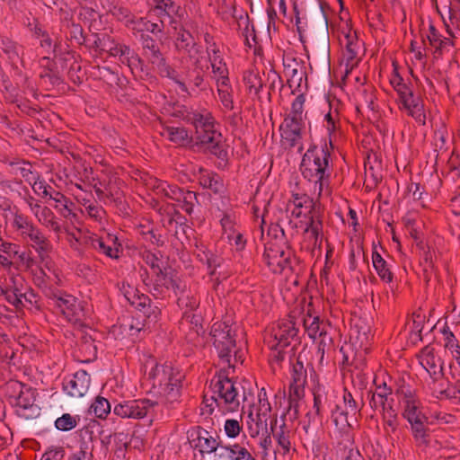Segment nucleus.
I'll return each mask as SVG.
<instances>
[{"instance_id":"f257e3e1","label":"nucleus","mask_w":460,"mask_h":460,"mask_svg":"<svg viewBox=\"0 0 460 460\" xmlns=\"http://www.w3.org/2000/svg\"><path fill=\"white\" fill-rule=\"evenodd\" d=\"M331 163V153L327 144L324 143L320 149L313 144L302 156L300 171L305 179L319 184L321 192L323 186L330 182L332 171Z\"/></svg>"},{"instance_id":"bb28decb","label":"nucleus","mask_w":460,"mask_h":460,"mask_svg":"<svg viewBox=\"0 0 460 460\" xmlns=\"http://www.w3.org/2000/svg\"><path fill=\"white\" fill-rule=\"evenodd\" d=\"M293 203L296 208L293 210L292 215L296 217H301L302 212L300 208H309L308 213H313L317 208H321L320 204L314 203V199L305 194H293Z\"/></svg>"},{"instance_id":"cd10ccee","label":"nucleus","mask_w":460,"mask_h":460,"mask_svg":"<svg viewBox=\"0 0 460 460\" xmlns=\"http://www.w3.org/2000/svg\"><path fill=\"white\" fill-rule=\"evenodd\" d=\"M207 435H208V431L206 429H202L201 432H199V443L196 445V447H200L199 452L201 454L212 452L217 453L220 447H222L220 445V442L217 441V439L213 438L212 436L207 437Z\"/></svg>"},{"instance_id":"338daca9","label":"nucleus","mask_w":460,"mask_h":460,"mask_svg":"<svg viewBox=\"0 0 460 460\" xmlns=\"http://www.w3.org/2000/svg\"><path fill=\"white\" fill-rule=\"evenodd\" d=\"M259 402L260 406L258 411H261L263 417H266L271 411L270 403L267 398L266 391L264 388L261 389L259 394Z\"/></svg>"},{"instance_id":"aec40b11","label":"nucleus","mask_w":460,"mask_h":460,"mask_svg":"<svg viewBox=\"0 0 460 460\" xmlns=\"http://www.w3.org/2000/svg\"><path fill=\"white\" fill-rule=\"evenodd\" d=\"M23 279L20 276L12 278L13 286L10 288H1L2 295L4 298L13 305L16 310H22L24 307L22 301V288L18 287L19 281H22Z\"/></svg>"},{"instance_id":"ea45409f","label":"nucleus","mask_w":460,"mask_h":460,"mask_svg":"<svg viewBox=\"0 0 460 460\" xmlns=\"http://www.w3.org/2000/svg\"><path fill=\"white\" fill-rule=\"evenodd\" d=\"M200 183L204 188L211 190L215 194L220 193L223 189V183L217 174L203 176Z\"/></svg>"},{"instance_id":"ddd939ff","label":"nucleus","mask_w":460,"mask_h":460,"mask_svg":"<svg viewBox=\"0 0 460 460\" xmlns=\"http://www.w3.org/2000/svg\"><path fill=\"white\" fill-rule=\"evenodd\" d=\"M172 369V367L169 365L155 364L148 374L149 379L153 381V387H158L167 395L171 394V391H168V385L172 382V379H170Z\"/></svg>"},{"instance_id":"6ab92c4d","label":"nucleus","mask_w":460,"mask_h":460,"mask_svg":"<svg viewBox=\"0 0 460 460\" xmlns=\"http://www.w3.org/2000/svg\"><path fill=\"white\" fill-rule=\"evenodd\" d=\"M100 428V424L96 420H92L86 426L79 430L80 442H79V450L85 451L86 454H93V440H94V429H98Z\"/></svg>"},{"instance_id":"5701e85b","label":"nucleus","mask_w":460,"mask_h":460,"mask_svg":"<svg viewBox=\"0 0 460 460\" xmlns=\"http://www.w3.org/2000/svg\"><path fill=\"white\" fill-rule=\"evenodd\" d=\"M78 351L81 354L82 362H91L97 358V346L95 340L90 335H83L78 344Z\"/></svg>"},{"instance_id":"58836bf2","label":"nucleus","mask_w":460,"mask_h":460,"mask_svg":"<svg viewBox=\"0 0 460 460\" xmlns=\"http://www.w3.org/2000/svg\"><path fill=\"white\" fill-rule=\"evenodd\" d=\"M220 138L217 137V135H215V141L213 143H206L205 145H208L207 150L210 154L226 162L227 160V151L222 145Z\"/></svg>"},{"instance_id":"680f3d73","label":"nucleus","mask_w":460,"mask_h":460,"mask_svg":"<svg viewBox=\"0 0 460 460\" xmlns=\"http://www.w3.org/2000/svg\"><path fill=\"white\" fill-rule=\"evenodd\" d=\"M343 402L345 405V410L350 411V414L355 415L358 411V403L351 393L349 392L346 388L344 389L343 394Z\"/></svg>"},{"instance_id":"dca6fc26","label":"nucleus","mask_w":460,"mask_h":460,"mask_svg":"<svg viewBox=\"0 0 460 460\" xmlns=\"http://www.w3.org/2000/svg\"><path fill=\"white\" fill-rule=\"evenodd\" d=\"M145 261L150 266L153 273L156 276L155 282L154 284L155 291L159 292L160 288L164 287L169 288L167 285L168 271L166 269H162L159 265V259L154 253H147L145 256Z\"/></svg>"},{"instance_id":"3c124183","label":"nucleus","mask_w":460,"mask_h":460,"mask_svg":"<svg viewBox=\"0 0 460 460\" xmlns=\"http://www.w3.org/2000/svg\"><path fill=\"white\" fill-rule=\"evenodd\" d=\"M305 381L306 370L303 363L299 360V358H297L296 363H293L292 382L305 384Z\"/></svg>"},{"instance_id":"4c0bfd02","label":"nucleus","mask_w":460,"mask_h":460,"mask_svg":"<svg viewBox=\"0 0 460 460\" xmlns=\"http://www.w3.org/2000/svg\"><path fill=\"white\" fill-rule=\"evenodd\" d=\"M281 142L285 149H292L302 138V131H280Z\"/></svg>"},{"instance_id":"9d476101","label":"nucleus","mask_w":460,"mask_h":460,"mask_svg":"<svg viewBox=\"0 0 460 460\" xmlns=\"http://www.w3.org/2000/svg\"><path fill=\"white\" fill-rule=\"evenodd\" d=\"M285 71L288 75V85L291 89V93L294 94L299 91L301 87L303 76L305 75L304 70V65L302 61L297 60L296 58H288L283 61Z\"/></svg>"},{"instance_id":"2eb2a0df","label":"nucleus","mask_w":460,"mask_h":460,"mask_svg":"<svg viewBox=\"0 0 460 460\" xmlns=\"http://www.w3.org/2000/svg\"><path fill=\"white\" fill-rule=\"evenodd\" d=\"M49 63V58L45 57L42 58L44 69L40 75V84L45 86L48 91L63 83L59 73L53 66H50Z\"/></svg>"},{"instance_id":"bf43d9fd","label":"nucleus","mask_w":460,"mask_h":460,"mask_svg":"<svg viewBox=\"0 0 460 460\" xmlns=\"http://www.w3.org/2000/svg\"><path fill=\"white\" fill-rule=\"evenodd\" d=\"M13 224L18 229L22 230L23 234H27L35 227L23 215L19 214H15Z\"/></svg>"},{"instance_id":"864d4df0","label":"nucleus","mask_w":460,"mask_h":460,"mask_svg":"<svg viewBox=\"0 0 460 460\" xmlns=\"http://www.w3.org/2000/svg\"><path fill=\"white\" fill-rule=\"evenodd\" d=\"M356 333L357 342L359 343L360 347L367 346L369 341L370 327L359 326L358 323L355 325L353 330Z\"/></svg>"},{"instance_id":"72a5a7b5","label":"nucleus","mask_w":460,"mask_h":460,"mask_svg":"<svg viewBox=\"0 0 460 460\" xmlns=\"http://www.w3.org/2000/svg\"><path fill=\"white\" fill-rule=\"evenodd\" d=\"M274 438L277 440L279 447L283 450V454H288L290 450V431L288 429L285 421L279 427L278 431H274L272 434Z\"/></svg>"},{"instance_id":"7c9ffc66","label":"nucleus","mask_w":460,"mask_h":460,"mask_svg":"<svg viewBox=\"0 0 460 460\" xmlns=\"http://www.w3.org/2000/svg\"><path fill=\"white\" fill-rule=\"evenodd\" d=\"M9 166L12 168L11 173L16 174L17 172H20L22 178L25 179V181H29L31 183V180H34V178L31 177L32 171H31V164L25 160H20V159H14L13 161L8 162Z\"/></svg>"},{"instance_id":"49530a36","label":"nucleus","mask_w":460,"mask_h":460,"mask_svg":"<svg viewBox=\"0 0 460 460\" xmlns=\"http://www.w3.org/2000/svg\"><path fill=\"white\" fill-rule=\"evenodd\" d=\"M177 304L181 308L189 309V312H193L198 309L199 305V299L195 296L181 295L177 299Z\"/></svg>"},{"instance_id":"69168bd1","label":"nucleus","mask_w":460,"mask_h":460,"mask_svg":"<svg viewBox=\"0 0 460 460\" xmlns=\"http://www.w3.org/2000/svg\"><path fill=\"white\" fill-rule=\"evenodd\" d=\"M309 320L310 319H304V326L305 328V330H307L308 332V335L313 338V339H315L316 337V334L322 331L320 330V323H319V318L318 317H314L313 318L312 322L309 323Z\"/></svg>"},{"instance_id":"e2e57ef3","label":"nucleus","mask_w":460,"mask_h":460,"mask_svg":"<svg viewBox=\"0 0 460 460\" xmlns=\"http://www.w3.org/2000/svg\"><path fill=\"white\" fill-rule=\"evenodd\" d=\"M304 385L305 384L303 383L291 382L288 400L299 401L304 396Z\"/></svg>"},{"instance_id":"5fc2aeb1","label":"nucleus","mask_w":460,"mask_h":460,"mask_svg":"<svg viewBox=\"0 0 460 460\" xmlns=\"http://www.w3.org/2000/svg\"><path fill=\"white\" fill-rule=\"evenodd\" d=\"M93 245L95 249H98L102 252H103L105 255L109 256L112 259H117L119 257L118 255V249L115 251L111 248V246L105 243V242L102 238H98L93 241Z\"/></svg>"},{"instance_id":"a18cd8bd","label":"nucleus","mask_w":460,"mask_h":460,"mask_svg":"<svg viewBox=\"0 0 460 460\" xmlns=\"http://www.w3.org/2000/svg\"><path fill=\"white\" fill-rule=\"evenodd\" d=\"M384 420H385V429L387 430V432L391 431V432L394 433L397 430V428H398L397 414L392 409V407H389V409H385L384 411Z\"/></svg>"},{"instance_id":"09e8293b","label":"nucleus","mask_w":460,"mask_h":460,"mask_svg":"<svg viewBox=\"0 0 460 460\" xmlns=\"http://www.w3.org/2000/svg\"><path fill=\"white\" fill-rule=\"evenodd\" d=\"M304 120H298L297 118L286 116L283 123L279 127L280 131H302Z\"/></svg>"},{"instance_id":"c85d7f7f","label":"nucleus","mask_w":460,"mask_h":460,"mask_svg":"<svg viewBox=\"0 0 460 460\" xmlns=\"http://www.w3.org/2000/svg\"><path fill=\"white\" fill-rule=\"evenodd\" d=\"M121 58L120 62L127 65L131 71L138 66H143V60L138 54L128 45H122V50H120Z\"/></svg>"},{"instance_id":"37998d69","label":"nucleus","mask_w":460,"mask_h":460,"mask_svg":"<svg viewBox=\"0 0 460 460\" xmlns=\"http://www.w3.org/2000/svg\"><path fill=\"white\" fill-rule=\"evenodd\" d=\"M331 407V401L326 395L323 396L319 392H314V409L316 417L321 420L323 417V406Z\"/></svg>"},{"instance_id":"de8ad7c7","label":"nucleus","mask_w":460,"mask_h":460,"mask_svg":"<svg viewBox=\"0 0 460 460\" xmlns=\"http://www.w3.org/2000/svg\"><path fill=\"white\" fill-rule=\"evenodd\" d=\"M142 313L146 317L145 321L146 322V324L149 326L152 323L155 324L157 323L161 315V309L152 301L149 304L148 309H144Z\"/></svg>"},{"instance_id":"79ce46f5","label":"nucleus","mask_w":460,"mask_h":460,"mask_svg":"<svg viewBox=\"0 0 460 460\" xmlns=\"http://www.w3.org/2000/svg\"><path fill=\"white\" fill-rule=\"evenodd\" d=\"M421 365L434 379H437V375L442 374V367H439V370H438V367L431 351L427 353L426 357L421 361Z\"/></svg>"},{"instance_id":"b1692460","label":"nucleus","mask_w":460,"mask_h":460,"mask_svg":"<svg viewBox=\"0 0 460 460\" xmlns=\"http://www.w3.org/2000/svg\"><path fill=\"white\" fill-rule=\"evenodd\" d=\"M410 426L416 445L419 447L428 446L430 442L429 420H422Z\"/></svg>"},{"instance_id":"0eeeda50","label":"nucleus","mask_w":460,"mask_h":460,"mask_svg":"<svg viewBox=\"0 0 460 460\" xmlns=\"http://www.w3.org/2000/svg\"><path fill=\"white\" fill-rule=\"evenodd\" d=\"M263 257L268 266L272 268L274 271L279 270V272H282L286 269L294 271L293 261L298 263L296 258H291V252L288 249L286 251L283 247L272 243H268L265 245Z\"/></svg>"},{"instance_id":"2f4dec72","label":"nucleus","mask_w":460,"mask_h":460,"mask_svg":"<svg viewBox=\"0 0 460 460\" xmlns=\"http://www.w3.org/2000/svg\"><path fill=\"white\" fill-rule=\"evenodd\" d=\"M79 420V416H73L70 413H63L56 419L54 426L58 431L68 432L77 426Z\"/></svg>"},{"instance_id":"c756f323","label":"nucleus","mask_w":460,"mask_h":460,"mask_svg":"<svg viewBox=\"0 0 460 460\" xmlns=\"http://www.w3.org/2000/svg\"><path fill=\"white\" fill-rule=\"evenodd\" d=\"M125 297L132 306H134L141 313L144 311V309H148L149 304L152 302L148 296L140 294L137 289L128 291L125 294Z\"/></svg>"},{"instance_id":"603ef678","label":"nucleus","mask_w":460,"mask_h":460,"mask_svg":"<svg viewBox=\"0 0 460 460\" xmlns=\"http://www.w3.org/2000/svg\"><path fill=\"white\" fill-rule=\"evenodd\" d=\"M197 193L190 190H184L181 201L182 202L181 208L188 213L191 214L193 210L194 201H197Z\"/></svg>"},{"instance_id":"0e129e2a","label":"nucleus","mask_w":460,"mask_h":460,"mask_svg":"<svg viewBox=\"0 0 460 460\" xmlns=\"http://www.w3.org/2000/svg\"><path fill=\"white\" fill-rule=\"evenodd\" d=\"M183 318L191 323V329H199L200 332H205L202 326V316L200 314H194L193 312H184Z\"/></svg>"},{"instance_id":"f03ea898","label":"nucleus","mask_w":460,"mask_h":460,"mask_svg":"<svg viewBox=\"0 0 460 460\" xmlns=\"http://www.w3.org/2000/svg\"><path fill=\"white\" fill-rule=\"evenodd\" d=\"M140 40L144 56L157 67L160 75L173 80L182 91H187L185 84L178 79L177 72L167 64L161 50V48L164 47L162 40L153 38L148 33H142Z\"/></svg>"},{"instance_id":"6e6552de","label":"nucleus","mask_w":460,"mask_h":460,"mask_svg":"<svg viewBox=\"0 0 460 460\" xmlns=\"http://www.w3.org/2000/svg\"><path fill=\"white\" fill-rule=\"evenodd\" d=\"M156 406H158L157 402L148 399L132 400L117 404L113 412L121 418L142 419L154 411Z\"/></svg>"},{"instance_id":"f3484780","label":"nucleus","mask_w":460,"mask_h":460,"mask_svg":"<svg viewBox=\"0 0 460 460\" xmlns=\"http://www.w3.org/2000/svg\"><path fill=\"white\" fill-rule=\"evenodd\" d=\"M400 102L403 108L409 111V115L413 117L420 124L425 125L426 115L423 111V104L421 103V100L419 96H415L412 92L411 96L408 95Z\"/></svg>"},{"instance_id":"a211bd4d","label":"nucleus","mask_w":460,"mask_h":460,"mask_svg":"<svg viewBox=\"0 0 460 460\" xmlns=\"http://www.w3.org/2000/svg\"><path fill=\"white\" fill-rule=\"evenodd\" d=\"M13 391H19L16 397L17 406L23 409L32 407L36 399V389L27 386L21 382H14L13 384Z\"/></svg>"},{"instance_id":"f8f14e48","label":"nucleus","mask_w":460,"mask_h":460,"mask_svg":"<svg viewBox=\"0 0 460 460\" xmlns=\"http://www.w3.org/2000/svg\"><path fill=\"white\" fill-rule=\"evenodd\" d=\"M404 408L402 416L407 420L410 425L414 423L420 422L422 420L426 421L429 420V417L426 416L425 413L421 411V403L419 400L415 399L411 392L404 394Z\"/></svg>"},{"instance_id":"a19ab883","label":"nucleus","mask_w":460,"mask_h":460,"mask_svg":"<svg viewBox=\"0 0 460 460\" xmlns=\"http://www.w3.org/2000/svg\"><path fill=\"white\" fill-rule=\"evenodd\" d=\"M99 76L102 80L106 82L111 86L112 85H118L120 86L121 84V79L119 76V75L115 72H113L110 67H99Z\"/></svg>"},{"instance_id":"20e7f679","label":"nucleus","mask_w":460,"mask_h":460,"mask_svg":"<svg viewBox=\"0 0 460 460\" xmlns=\"http://www.w3.org/2000/svg\"><path fill=\"white\" fill-rule=\"evenodd\" d=\"M330 6L324 0H308V20L317 39L324 47L329 45V23L327 10Z\"/></svg>"},{"instance_id":"1a4fd4ad","label":"nucleus","mask_w":460,"mask_h":460,"mask_svg":"<svg viewBox=\"0 0 460 460\" xmlns=\"http://www.w3.org/2000/svg\"><path fill=\"white\" fill-rule=\"evenodd\" d=\"M89 383L90 377L85 372H83L81 376L76 373L72 379L63 384L67 399L73 403H84L89 393Z\"/></svg>"},{"instance_id":"c9c22d12","label":"nucleus","mask_w":460,"mask_h":460,"mask_svg":"<svg viewBox=\"0 0 460 460\" xmlns=\"http://www.w3.org/2000/svg\"><path fill=\"white\" fill-rule=\"evenodd\" d=\"M156 8L164 10L168 15L175 14L181 18L185 11L177 5L172 0H155Z\"/></svg>"},{"instance_id":"774afa93","label":"nucleus","mask_w":460,"mask_h":460,"mask_svg":"<svg viewBox=\"0 0 460 460\" xmlns=\"http://www.w3.org/2000/svg\"><path fill=\"white\" fill-rule=\"evenodd\" d=\"M64 456V448L62 447L50 448L43 456L40 460H61Z\"/></svg>"},{"instance_id":"6e6d98bb","label":"nucleus","mask_w":460,"mask_h":460,"mask_svg":"<svg viewBox=\"0 0 460 460\" xmlns=\"http://www.w3.org/2000/svg\"><path fill=\"white\" fill-rule=\"evenodd\" d=\"M367 396L369 398V405L370 407L376 411L379 408H382L385 411V398L384 394H377L376 393L372 392L371 390L367 392Z\"/></svg>"},{"instance_id":"f704fd0d","label":"nucleus","mask_w":460,"mask_h":460,"mask_svg":"<svg viewBox=\"0 0 460 460\" xmlns=\"http://www.w3.org/2000/svg\"><path fill=\"white\" fill-rule=\"evenodd\" d=\"M90 412H93L96 418L105 419L111 412V404L104 397L97 396L90 407Z\"/></svg>"},{"instance_id":"4468645a","label":"nucleus","mask_w":460,"mask_h":460,"mask_svg":"<svg viewBox=\"0 0 460 460\" xmlns=\"http://www.w3.org/2000/svg\"><path fill=\"white\" fill-rule=\"evenodd\" d=\"M347 39V44H346V49L344 52V58L346 60V70L344 77H347L349 74L351 73V71L358 66L360 58H358V50L360 48L359 42L358 40L357 34L355 33L354 36H351L349 34L346 35Z\"/></svg>"},{"instance_id":"423d86ee","label":"nucleus","mask_w":460,"mask_h":460,"mask_svg":"<svg viewBox=\"0 0 460 460\" xmlns=\"http://www.w3.org/2000/svg\"><path fill=\"white\" fill-rule=\"evenodd\" d=\"M184 119L190 122L195 127V143L192 147L205 146L206 143H213L215 135L221 137V134L214 129V122L211 117H204L199 113L188 114Z\"/></svg>"},{"instance_id":"9b49d317","label":"nucleus","mask_w":460,"mask_h":460,"mask_svg":"<svg viewBox=\"0 0 460 460\" xmlns=\"http://www.w3.org/2000/svg\"><path fill=\"white\" fill-rule=\"evenodd\" d=\"M175 47L178 51H183L190 58H195L198 61L197 56L200 53V47L195 41L192 34L182 26L177 31Z\"/></svg>"},{"instance_id":"8fccbe9b","label":"nucleus","mask_w":460,"mask_h":460,"mask_svg":"<svg viewBox=\"0 0 460 460\" xmlns=\"http://www.w3.org/2000/svg\"><path fill=\"white\" fill-rule=\"evenodd\" d=\"M305 102V98L304 93H300L296 96L291 105V112L288 114V117L297 118L298 120H302L303 111H304V103Z\"/></svg>"},{"instance_id":"13d9d810","label":"nucleus","mask_w":460,"mask_h":460,"mask_svg":"<svg viewBox=\"0 0 460 460\" xmlns=\"http://www.w3.org/2000/svg\"><path fill=\"white\" fill-rule=\"evenodd\" d=\"M217 404L218 407L221 406V402L218 401V399L212 395L210 399L207 398V395H204L203 402H202V407H201V414L202 415H211L214 411L213 405Z\"/></svg>"},{"instance_id":"7ed1b4c3","label":"nucleus","mask_w":460,"mask_h":460,"mask_svg":"<svg viewBox=\"0 0 460 460\" xmlns=\"http://www.w3.org/2000/svg\"><path fill=\"white\" fill-rule=\"evenodd\" d=\"M209 389L217 395L227 411H234L239 407L237 391L233 381L227 376L225 369H221L210 381Z\"/></svg>"},{"instance_id":"39448f33","label":"nucleus","mask_w":460,"mask_h":460,"mask_svg":"<svg viewBox=\"0 0 460 460\" xmlns=\"http://www.w3.org/2000/svg\"><path fill=\"white\" fill-rule=\"evenodd\" d=\"M231 332V327L226 323H216L209 333L220 361L227 364L228 367H234L231 363V352L235 348V340Z\"/></svg>"},{"instance_id":"393cba45","label":"nucleus","mask_w":460,"mask_h":460,"mask_svg":"<svg viewBox=\"0 0 460 460\" xmlns=\"http://www.w3.org/2000/svg\"><path fill=\"white\" fill-rule=\"evenodd\" d=\"M376 249V247L374 245V251L372 252L373 266L379 278L383 281L390 283L393 280L394 274L388 268L387 262Z\"/></svg>"},{"instance_id":"052dcab7","label":"nucleus","mask_w":460,"mask_h":460,"mask_svg":"<svg viewBox=\"0 0 460 460\" xmlns=\"http://www.w3.org/2000/svg\"><path fill=\"white\" fill-rule=\"evenodd\" d=\"M181 376L180 373H173V369H172V376H170V379H172V382H170V385H168V391H171L172 397H176L179 394L180 388L181 387Z\"/></svg>"},{"instance_id":"e433bc0d","label":"nucleus","mask_w":460,"mask_h":460,"mask_svg":"<svg viewBox=\"0 0 460 460\" xmlns=\"http://www.w3.org/2000/svg\"><path fill=\"white\" fill-rule=\"evenodd\" d=\"M66 38L72 43L75 42L78 45H83L85 42L83 27L72 22L68 24Z\"/></svg>"},{"instance_id":"a878e982","label":"nucleus","mask_w":460,"mask_h":460,"mask_svg":"<svg viewBox=\"0 0 460 460\" xmlns=\"http://www.w3.org/2000/svg\"><path fill=\"white\" fill-rule=\"evenodd\" d=\"M243 81L249 92V93H254L261 99L260 92L263 87V80L260 75V73L255 70H248L243 73Z\"/></svg>"},{"instance_id":"4be33fe9","label":"nucleus","mask_w":460,"mask_h":460,"mask_svg":"<svg viewBox=\"0 0 460 460\" xmlns=\"http://www.w3.org/2000/svg\"><path fill=\"white\" fill-rule=\"evenodd\" d=\"M164 131L169 140L179 146H187L193 143L192 136L183 127L166 126Z\"/></svg>"},{"instance_id":"c03bdc74","label":"nucleus","mask_w":460,"mask_h":460,"mask_svg":"<svg viewBox=\"0 0 460 460\" xmlns=\"http://www.w3.org/2000/svg\"><path fill=\"white\" fill-rule=\"evenodd\" d=\"M30 239L39 245V250L47 252L49 250V243L42 233L36 227L27 233Z\"/></svg>"},{"instance_id":"4d7b16f0","label":"nucleus","mask_w":460,"mask_h":460,"mask_svg":"<svg viewBox=\"0 0 460 460\" xmlns=\"http://www.w3.org/2000/svg\"><path fill=\"white\" fill-rule=\"evenodd\" d=\"M242 430V426L239 421L234 419L226 420L225 423V431L227 437L234 438H236Z\"/></svg>"},{"instance_id":"473e14b6","label":"nucleus","mask_w":460,"mask_h":460,"mask_svg":"<svg viewBox=\"0 0 460 460\" xmlns=\"http://www.w3.org/2000/svg\"><path fill=\"white\" fill-rule=\"evenodd\" d=\"M331 418L338 429L344 430L350 427L348 420V415L350 414V411L341 410L339 405L335 404L334 408L331 410Z\"/></svg>"},{"instance_id":"412c9836","label":"nucleus","mask_w":460,"mask_h":460,"mask_svg":"<svg viewBox=\"0 0 460 460\" xmlns=\"http://www.w3.org/2000/svg\"><path fill=\"white\" fill-rule=\"evenodd\" d=\"M297 332L298 329L296 328L295 323L291 320L284 323L274 332V338L277 341L276 349H278V347H288L289 345V339H294L297 335Z\"/></svg>"}]
</instances>
